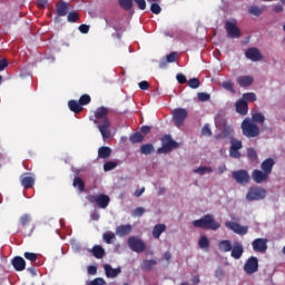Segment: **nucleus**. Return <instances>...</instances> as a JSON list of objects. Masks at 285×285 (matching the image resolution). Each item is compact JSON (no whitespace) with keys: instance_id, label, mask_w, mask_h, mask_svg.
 <instances>
[{"instance_id":"1","label":"nucleus","mask_w":285,"mask_h":285,"mask_svg":"<svg viewBox=\"0 0 285 285\" xmlns=\"http://www.w3.org/2000/svg\"><path fill=\"white\" fill-rule=\"evenodd\" d=\"M94 124H99L98 129L102 139H110V119H108V108L99 107L95 111Z\"/></svg>"},{"instance_id":"2","label":"nucleus","mask_w":285,"mask_h":285,"mask_svg":"<svg viewBox=\"0 0 285 285\" xmlns=\"http://www.w3.org/2000/svg\"><path fill=\"white\" fill-rule=\"evenodd\" d=\"M193 226L205 230H217L222 228V225L215 220V216H213V214H206L200 219L194 220Z\"/></svg>"},{"instance_id":"3","label":"nucleus","mask_w":285,"mask_h":285,"mask_svg":"<svg viewBox=\"0 0 285 285\" xmlns=\"http://www.w3.org/2000/svg\"><path fill=\"white\" fill-rule=\"evenodd\" d=\"M240 128L244 137H247V139H253L255 137H259L261 135L259 126L252 121L250 118H245L240 125Z\"/></svg>"},{"instance_id":"4","label":"nucleus","mask_w":285,"mask_h":285,"mask_svg":"<svg viewBox=\"0 0 285 285\" xmlns=\"http://www.w3.org/2000/svg\"><path fill=\"white\" fill-rule=\"evenodd\" d=\"M161 144L163 146L157 149V155H168V153H171L174 148L179 146V142L173 140L170 135L163 136Z\"/></svg>"},{"instance_id":"5","label":"nucleus","mask_w":285,"mask_h":285,"mask_svg":"<svg viewBox=\"0 0 285 285\" xmlns=\"http://www.w3.org/2000/svg\"><path fill=\"white\" fill-rule=\"evenodd\" d=\"M266 189L262 187H250L246 195V199L247 202H262V199L266 198Z\"/></svg>"},{"instance_id":"6","label":"nucleus","mask_w":285,"mask_h":285,"mask_svg":"<svg viewBox=\"0 0 285 285\" xmlns=\"http://www.w3.org/2000/svg\"><path fill=\"white\" fill-rule=\"evenodd\" d=\"M89 204H97L99 208H108L110 204V196L100 194V195H89L87 197Z\"/></svg>"},{"instance_id":"7","label":"nucleus","mask_w":285,"mask_h":285,"mask_svg":"<svg viewBox=\"0 0 285 285\" xmlns=\"http://www.w3.org/2000/svg\"><path fill=\"white\" fill-rule=\"evenodd\" d=\"M225 30L232 39H239L242 37V30L237 27V20H227L225 22Z\"/></svg>"},{"instance_id":"8","label":"nucleus","mask_w":285,"mask_h":285,"mask_svg":"<svg viewBox=\"0 0 285 285\" xmlns=\"http://www.w3.org/2000/svg\"><path fill=\"white\" fill-rule=\"evenodd\" d=\"M127 244L134 253H144V250H146V243L137 236H130Z\"/></svg>"},{"instance_id":"9","label":"nucleus","mask_w":285,"mask_h":285,"mask_svg":"<svg viewBox=\"0 0 285 285\" xmlns=\"http://www.w3.org/2000/svg\"><path fill=\"white\" fill-rule=\"evenodd\" d=\"M188 117V111L185 108H176L173 111V121L177 128H181L186 118Z\"/></svg>"},{"instance_id":"10","label":"nucleus","mask_w":285,"mask_h":285,"mask_svg":"<svg viewBox=\"0 0 285 285\" xmlns=\"http://www.w3.org/2000/svg\"><path fill=\"white\" fill-rule=\"evenodd\" d=\"M244 271L247 275L257 273V271H259V259L255 256H250L244 265Z\"/></svg>"},{"instance_id":"11","label":"nucleus","mask_w":285,"mask_h":285,"mask_svg":"<svg viewBox=\"0 0 285 285\" xmlns=\"http://www.w3.org/2000/svg\"><path fill=\"white\" fill-rule=\"evenodd\" d=\"M232 177L237 184L240 185L248 184L250 181V175H248V171L246 169L233 171Z\"/></svg>"},{"instance_id":"12","label":"nucleus","mask_w":285,"mask_h":285,"mask_svg":"<svg viewBox=\"0 0 285 285\" xmlns=\"http://www.w3.org/2000/svg\"><path fill=\"white\" fill-rule=\"evenodd\" d=\"M230 144L229 157H233V159H239V157H242V153H239V150L244 147L242 145V140L232 138Z\"/></svg>"},{"instance_id":"13","label":"nucleus","mask_w":285,"mask_h":285,"mask_svg":"<svg viewBox=\"0 0 285 285\" xmlns=\"http://www.w3.org/2000/svg\"><path fill=\"white\" fill-rule=\"evenodd\" d=\"M255 253H266L268 250V240L266 238H256L252 243Z\"/></svg>"},{"instance_id":"14","label":"nucleus","mask_w":285,"mask_h":285,"mask_svg":"<svg viewBox=\"0 0 285 285\" xmlns=\"http://www.w3.org/2000/svg\"><path fill=\"white\" fill-rule=\"evenodd\" d=\"M225 226L229 228V230H233V233H236V235H246L248 233L247 226H242L236 222H226Z\"/></svg>"},{"instance_id":"15","label":"nucleus","mask_w":285,"mask_h":285,"mask_svg":"<svg viewBox=\"0 0 285 285\" xmlns=\"http://www.w3.org/2000/svg\"><path fill=\"white\" fill-rule=\"evenodd\" d=\"M271 175L266 174L264 170L254 169L252 173V179L255 181V184H264L268 181Z\"/></svg>"},{"instance_id":"16","label":"nucleus","mask_w":285,"mask_h":285,"mask_svg":"<svg viewBox=\"0 0 285 285\" xmlns=\"http://www.w3.org/2000/svg\"><path fill=\"white\" fill-rule=\"evenodd\" d=\"M244 255V246L239 242H234L232 245L230 257L233 259H242Z\"/></svg>"},{"instance_id":"17","label":"nucleus","mask_w":285,"mask_h":285,"mask_svg":"<svg viewBox=\"0 0 285 285\" xmlns=\"http://www.w3.org/2000/svg\"><path fill=\"white\" fill-rule=\"evenodd\" d=\"M21 186L26 189L32 188L35 186V176L30 173H24L20 177Z\"/></svg>"},{"instance_id":"18","label":"nucleus","mask_w":285,"mask_h":285,"mask_svg":"<svg viewBox=\"0 0 285 285\" xmlns=\"http://www.w3.org/2000/svg\"><path fill=\"white\" fill-rule=\"evenodd\" d=\"M245 56L249 61H262L263 59L262 52L255 47L247 49Z\"/></svg>"},{"instance_id":"19","label":"nucleus","mask_w":285,"mask_h":285,"mask_svg":"<svg viewBox=\"0 0 285 285\" xmlns=\"http://www.w3.org/2000/svg\"><path fill=\"white\" fill-rule=\"evenodd\" d=\"M273 166H275V159H273V158H266L261 164V168H262L263 173H266L267 175H271V173H273Z\"/></svg>"},{"instance_id":"20","label":"nucleus","mask_w":285,"mask_h":285,"mask_svg":"<svg viewBox=\"0 0 285 285\" xmlns=\"http://www.w3.org/2000/svg\"><path fill=\"white\" fill-rule=\"evenodd\" d=\"M12 266L14 271H18V272L26 271V259H23V257L21 256H16L12 259Z\"/></svg>"},{"instance_id":"21","label":"nucleus","mask_w":285,"mask_h":285,"mask_svg":"<svg viewBox=\"0 0 285 285\" xmlns=\"http://www.w3.org/2000/svg\"><path fill=\"white\" fill-rule=\"evenodd\" d=\"M104 269L106 273V277L108 278H115L121 273V267L112 268V266H110L109 264H106L104 266Z\"/></svg>"},{"instance_id":"22","label":"nucleus","mask_w":285,"mask_h":285,"mask_svg":"<svg viewBox=\"0 0 285 285\" xmlns=\"http://www.w3.org/2000/svg\"><path fill=\"white\" fill-rule=\"evenodd\" d=\"M253 81H255L253 76H239L237 78V83L240 88H248V86H253Z\"/></svg>"},{"instance_id":"23","label":"nucleus","mask_w":285,"mask_h":285,"mask_svg":"<svg viewBox=\"0 0 285 285\" xmlns=\"http://www.w3.org/2000/svg\"><path fill=\"white\" fill-rule=\"evenodd\" d=\"M132 233V225H120L116 228V235L119 237H126Z\"/></svg>"},{"instance_id":"24","label":"nucleus","mask_w":285,"mask_h":285,"mask_svg":"<svg viewBox=\"0 0 285 285\" xmlns=\"http://www.w3.org/2000/svg\"><path fill=\"white\" fill-rule=\"evenodd\" d=\"M177 61V52L173 51L167 55L166 59L160 60L159 68H166L168 63H175Z\"/></svg>"},{"instance_id":"25","label":"nucleus","mask_w":285,"mask_h":285,"mask_svg":"<svg viewBox=\"0 0 285 285\" xmlns=\"http://www.w3.org/2000/svg\"><path fill=\"white\" fill-rule=\"evenodd\" d=\"M236 112L243 116L248 115V102L246 100H238L236 104Z\"/></svg>"},{"instance_id":"26","label":"nucleus","mask_w":285,"mask_h":285,"mask_svg":"<svg viewBox=\"0 0 285 285\" xmlns=\"http://www.w3.org/2000/svg\"><path fill=\"white\" fill-rule=\"evenodd\" d=\"M68 10H70V4L68 2L61 1L57 4L58 17H66V14H68Z\"/></svg>"},{"instance_id":"27","label":"nucleus","mask_w":285,"mask_h":285,"mask_svg":"<svg viewBox=\"0 0 285 285\" xmlns=\"http://www.w3.org/2000/svg\"><path fill=\"white\" fill-rule=\"evenodd\" d=\"M218 248L220 253H230L233 250V243L228 239L220 240L218 243Z\"/></svg>"},{"instance_id":"28","label":"nucleus","mask_w":285,"mask_h":285,"mask_svg":"<svg viewBox=\"0 0 285 285\" xmlns=\"http://www.w3.org/2000/svg\"><path fill=\"white\" fill-rule=\"evenodd\" d=\"M222 132L224 135V139H233V132H235V130L233 129L232 126L226 124V120H224Z\"/></svg>"},{"instance_id":"29","label":"nucleus","mask_w":285,"mask_h":285,"mask_svg":"<svg viewBox=\"0 0 285 285\" xmlns=\"http://www.w3.org/2000/svg\"><path fill=\"white\" fill-rule=\"evenodd\" d=\"M112 155L110 147L102 146L98 149V159H108Z\"/></svg>"},{"instance_id":"30","label":"nucleus","mask_w":285,"mask_h":285,"mask_svg":"<svg viewBox=\"0 0 285 285\" xmlns=\"http://www.w3.org/2000/svg\"><path fill=\"white\" fill-rule=\"evenodd\" d=\"M68 106L69 110H71V112H75V115H79V112L83 110V107L77 100H69Z\"/></svg>"},{"instance_id":"31","label":"nucleus","mask_w":285,"mask_h":285,"mask_svg":"<svg viewBox=\"0 0 285 285\" xmlns=\"http://www.w3.org/2000/svg\"><path fill=\"white\" fill-rule=\"evenodd\" d=\"M91 253L96 259H104L106 256V249H104L100 245H95L91 249Z\"/></svg>"},{"instance_id":"32","label":"nucleus","mask_w":285,"mask_h":285,"mask_svg":"<svg viewBox=\"0 0 285 285\" xmlns=\"http://www.w3.org/2000/svg\"><path fill=\"white\" fill-rule=\"evenodd\" d=\"M165 232H166V225L157 224V225L154 226L153 237L155 239H159V237H161V233H165Z\"/></svg>"},{"instance_id":"33","label":"nucleus","mask_w":285,"mask_h":285,"mask_svg":"<svg viewBox=\"0 0 285 285\" xmlns=\"http://www.w3.org/2000/svg\"><path fill=\"white\" fill-rule=\"evenodd\" d=\"M250 119L254 124H264V121H266V116L259 111H254L252 112Z\"/></svg>"},{"instance_id":"34","label":"nucleus","mask_w":285,"mask_h":285,"mask_svg":"<svg viewBox=\"0 0 285 285\" xmlns=\"http://www.w3.org/2000/svg\"><path fill=\"white\" fill-rule=\"evenodd\" d=\"M157 266V261L145 259L141 264L142 271H153Z\"/></svg>"},{"instance_id":"35","label":"nucleus","mask_w":285,"mask_h":285,"mask_svg":"<svg viewBox=\"0 0 285 285\" xmlns=\"http://www.w3.org/2000/svg\"><path fill=\"white\" fill-rule=\"evenodd\" d=\"M141 155H153L155 153V146L153 144H145L140 147Z\"/></svg>"},{"instance_id":"36","label":"nucleus","mask_w":285,"mask_h":285,"mask_svg":"<svg viewBox=\"0 0 285 285\" xmlns=\"http://www.w3.org/2000/svg\"><path fill=\"white\" fill-rule=\"evenodd\" d=\"M73 188H78L80 193H83L86 190V183L80 177L73 178Z\"/></svg>"},{"instance_id":"37","label":"nucleus","mask_w":285,"mask_h":285,"mask_svg":"<svg viewBox=\"0 0 285 285\" xmlns=\"http://www.w3.org/2000/svg\"><path fill=\"white\" fill-rule=\"evenodd\" d=\"M198 246L203 250H208V248H210V242L208 240V237L202 236L198 240Z\"/></svg>"},{"instance_id":"38","label":"nucleus","mask_w":285,"mask_h":285,"mask_svg":"<svg viewBox=\"0 0 285 285\" xmlns=\"http://www.w3.org/2000/svg\"><path fill=\"white\" fill-rule=\"evenodd\" d=\"M31 222H32V216H30V214H23L19 219V223L22 226V228H26V226H29Z\"/></svg>"},{"instance_id":"39","label":"nucleus","mask_w":285,"mask_h":285,"mask_svg":"<svg viewBox=\"0 0 285 285\" xmlns=\"http://www.w3.org/2000/svg\"><path fill=\"white\" fill-rule=\"evenodd\" d=\"M129 140L131 144H141V141H144V135L137 131L129 137Z\"/></svg>"},{"instance_id":"40","label":"nucleus","mask_w":285,"mask_h":285,"mask_svg":"<svg viewBox=\"0 0 285 285\" xmlns=\"http://www.w3.org/2000/svg\"><path fill=\"white\" fill-rule=\"evenodd\" d=\"M118 166H119L118 161L109 160L104 164V170L105 173H110V170H115V168H117Z\"/></svg>"},{"instance_id":"41","label":"nucleus","mask_w":285,"mask_h":285,"mask_svg":"<svg viewBox=\"0 0 285 285\" xmlns=\"http://www.w3.org/2000/svg\"><path fill=\"white\" fill-rule=\"evenodd\" d=\"M222 86L225 90H228V92L235 95V83L233 81L226 80L222 83Z\"/></svg>"},{"instance_id":"42","label":"nucleus","mask_w":285,"mask_h":285,"mask_svg":"<svg viewBox=\"0 0 285 285\" xmlns=\"http://www.w3.org/2000/svg\"><path fill=\"white\" fill-rule=\"evenodd\" d=\"M187 86H189V88L193 90H197V88L202 86V81L198 78H191L188 80Z\"/></svg>"},{"instance_id":"43","label":"nucleus","mask_w":285,"mask_h":285,"mask_svg":"<svg viewBox=\"0 0 285 285\" xmlns=\"http://www.w3.org/2000/svg\"><path fill=\"white\" fill-rule=\"evenodd\" d=\"M118 3L122 10H132V0H118Z\"/></svg>"},{"instance_id":"44","label":"nucleus","mask_w":285,"mask_h":285,"mask_svg":"<svg viewBox=\"0 0 285 285\" xmlns=\"http://www.w3.org/2000/svg\"><path fill=\"white\" fill-rule=\"evenodd\" d=\"M90 101H92V98L90 97V95L88 94H83L78 102H80L81 107L83 108V106H88V104H90Z\"/></svg>"},{"instance_id":"45","label":"nucleus","mask_w":285,"mask_h":285,"mask_svg":"<svg viewBox=\"0 0 285 285\" xmlns=\"http://www.w3.org/2000/svg\"><path fill=\"white\" fill-rule=\"evenodd\" d=\"M247 157L250 159V161H257L258 156H257V150L255 148L250 147L247 148Z\"/></svg>"},{"instance_id":"46","label":"nucleus","mask_w":285,"mask_h":285,"mask_svg":"<svg viewBox=\"0 0 285 285\" xmlns=\"http://www.w3.org/2000/svg\"><path fill=\"white\" fill-rule=\"evenodd\" d=\"M102 238H104V242H106V244H112V242H115L116 239V236H115V233L108 232L102 235Z\"/></svg>"},{"instance_id":"47","label":"nucleus","mask_w":285,"mask_h":285,"mask_svg":"<svg viewBox=\"0 0 285 285\" xmlns=\"http://www.w3.org/2000/svg\"><path fill=\"white\" fill-rule=\"evenodd\" d=\"M67 21H69V23H77V21H79V13H77V11L69 12Z\"/></svg>"},{"instance_id":"48","label":"nucleus","mask_w":285,"mask_h":285,"mask_svg":"<svg viewBox=\"0 0 285 285\" xmlns=\"http://www.w3.org/2000/svg\"><path fill=\"white\" fill-rule=\"evenodd\" d=\"M248 13L254 17H262V9L257 6H252L248 8Z\"/></svg>"},{"instance_id":"49","label":"nucleus","mask_w":285,"mask_h":285,"mask_svg":"<svg viewBox=\"0 0 285 285\" xmlns=\"http://www.w3.org/2000/svg\"><path fill=\"white\" fill-rule=\"evenodd\" d=\"M194 173H196L197 175H206V173L210 174L213 173V167H199L197 169H194Z\"/></svg>"},{"instance_id":"50","label":"nucleus","mask_w":285,"mask_h":285,"mask_svg":"<svg viewBox=\"0 0 285 285\" xmlns=\"http://www.w3.org/2000/svg\"><path fill=\"white\" fill-rule=\"evenodd\" d=\"M144 213H146V208L144 207H137L131 212V217H142Z\"/></svg>"},{"instance_id":"51","label":"nucleus","mask_w":285,"mask_h":285,"mask_svg":"<svg viewBox=\"0 0 285 285\" xmlns=\"http://www.w3.org/2000/svg\"><path fill=\"white\" fill-rule=\"evenodd\" d=\"M244 101H257V95L255 92H246L243 95Z\"/></svg>"},{"instance_id":"52","label":"nucleus","mask_w":285,"mask_h":285,"mask_svg":"<svg viewBox=\"0 0 285 285\" xmlns=\"http://www.w3.org/2000/svg\"><path fill=\"white\" fill-rule=\"evenodd\" d=\"M150 10H151L153 14H160L161 7L157 2H153L150 6Z\"/></svg>"},{"instance_id":"53","label":"nucleus","mask_w":285,"mask_h":285,"mask_svg":"<svg viewBox=\"0 0 285 285\" xmlns=\"http://www.w3.org/2000/svg\"><path fill=\"white\" fill-rule=\"evenodd\" d=\"M202 135H205L206 137H210L213 135V131L210 130V127L208 125H205L203 127Z\"/></svg>"},{"instance_id":"54","label":"nucleus","mask_w":285,"mask_h":285,"mask_svg":"<svg viewBox=\"0 0 285 285\" xmlns=\"http://www.w3.org/2000/svg\"><path fill=\"white\" fill-rule=\"evenodd\" d=\"M24 257H26L29 262H35V261L37 259V254H36V253L26 252V253H24Z\"/></svg>"},{"instance_id":"55","label":"nucleus","mask_w":285,"mask_h":285,"mask_svg":"<svg viewBox=\"0 0 285 285\" xmlns=\"http://www.w3.org/2000/svg\"><path fill=\"white\" fill-rule=\"evenodd\" d=\"M210 96L207 92H198V100L199 101H208Z\"/></svg>"},{"instance_id":"56","label":"nucleus","mask_w":285,"mask_h":285,"mask_svg":"<svg viewBox=\"0 0 285 285\" xmlns=\"http://www.w3.org/2000/svg\"><path fill=\"white\" fill-rule=\"evenodd\" d=\"M176 79L178 81V83H188V79H186V76L184 73H178L176 76Z\"/></svg>"},{"instance_id":"57","label":"nucleus","mask_w":285,"mask_h":285,"mask_svg":"<svg viewBox=\"0 0 285 285\" xmlns=\"http://www.w3.org/2000/svg\"><path fill=\"white\" fill-rule=\"evenodd\" d=\"M78 30H80V32L82 35H88V32H90V26H88V24H80Z\"/></svg>"},{"instance_id":"58","label":"nucleus","mask_w":285,"mask_h":285,"mask_svg":"<svg viewBox=\"0 0 285 285\" xmlns=\"http://www.w3.org/2000/svg\"><path fill=\"white\" fill-rule=\"evenodd\" d=\"M140 90H148V88H150V83L146 80H142L138 83Z\"/></svg>"},{"instance_id":"59","label":"nucleus","mask_w":285,"mask_h":285,"mask_svg":"<svg viewBox=\"0 0 285 285\" xmlns=\"http://www.w3.org/2000/svg\"><path fill=\"white\" fill-rule=\"evenodd\" d=\"M137 3L139 10H146V0H134Z\"/></svg>"},{"instance_id":"60","label":"nucleus","mask_w":285,"mask_h":285,"mask_svg":"<svg viewBox=\"0 0 285 285\" xmlns=\"http://www.w3.org/2000/svg\"><path fill=\"white\" fill-rule=\"evenodd\" d=\"M104 284H106V281H104V278H95L89 283V285H104Z\"/></svg>"},{"instance_id":"61","label":"nucleus","mask_w":285,"mask_h":285,"mask_svg":"<svg viewBox=\"0 0 285 285\" xmlns=\"http://www.w3.org/2000/svg\"><path fill=\"white\" fill-rule=\"evenodd\" d=\"M6 68H8V60L6 59L0 60V72L6 70Z\"/></svg>"},{"instance_id":"62","label":"nucleus","mask_w":285,"mask_h":285,"mask_svg":"<svg viewBox=\"0 0 285 285\" xmlns=\"http://www.w3.org/2000/svg\"><path fill=\"white\" fill-rule=\"evenodd\" d=\"M88 274L89 275H97V266H89L88 267Z\"/></svg>"},{"instance_id":"63","label":"nucleus","mask_w":285,"mask_h":285,"mask_svg":"<svg viewBox=\"0 0 285 285\" xmlns=\"http://www.w3.org/2000/svg\"><path fill=\"white\" fill-rule=\"evenodd\" d=\"M99 217L100 215L98 214V212H94L90 215V219H92V222H99Z\"/></svg>"},{"instance_id":"64","label":"nucleus","mask_w":285,"mask_h":285,"mask_svg":"<svg viewBox=\"0 0 285 285\" xmlns=\"http://www.w3.org/2000/svg\"><path fill=\"white\" fill-rule=\"evenodd\" d=\"M140 132H142V135H148V132H150V126H142Z\"/></svg>"}]
</instances>
